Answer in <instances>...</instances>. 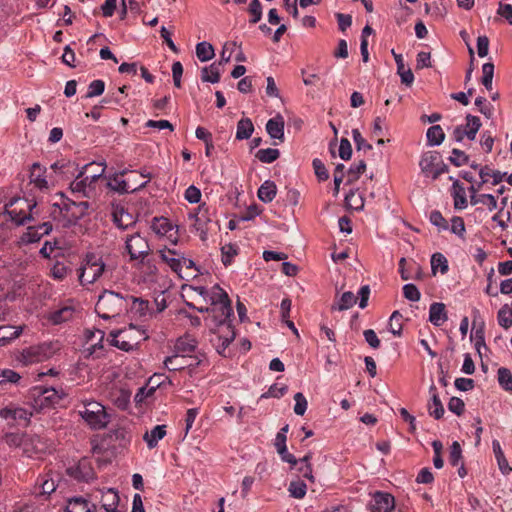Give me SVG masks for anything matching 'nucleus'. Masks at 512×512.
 <instances>
[{
  "mask_svg": "<svg viewBox=\"0 0 512 512\" xmlns=\"http://www.w3.org/2000/svg\"><path fill=\"white\" fill-rule=\"evenodd\" d=\"M127 310L124 297L113 291H104L98 298L95 306L97 315L105 320L119 316Z\"/></svg>",
  "mask_w": 512,
  "mask_h": 512,
  "instance_id": "obj_1",
  "label": "nucleus"
},
{
  "mask_svg": "<svg viewBox=\"0 0 512 512\" xmlns=\"http://www.w3.org/2000/svg\"><path fill=\"white\" fill-rule=\"evenodd\" d=\"M79 414L95 430L105 428L110 422V416L106 412L105 407L97 401L85 403L83 410H80Z\"/></svg>",
  "mask_w": 512,
  "mask_h": 512,
  "instance_id": "obj_2",
  "label": "nucleus"
},
{
  "mask_svg": "<svg viewBox=\"0 0 512 512\" xmlns=\"http://www.w3.org/2000/svg\"><path fill=\"white\" fill-rule=\"evenodd\" d=\"M35 207L36 202L31 203L24 198H13L5 205V213L10 216L12 222L20 226L34 219L32 210Z\"/></svg>",
  "mask_w": 512,
  "mask_h": 512,
  "instance_id": "obj_3",
  "label": "nucleus"
},
{
  "mask_svg": "<svg viewBox=\"0 0 512 512\" xmlns=\"http://www.w3.org/2000/svg\"><path fill=\"white\" fill-rule=\"evenodd\" d=\"M105 270V263L101 257L94 253H88L80 268L79 281L82 285L93 284Z\"/></svg>",
  "mask_w": 512,
  "mask_h": 512,
  "instance_id": "obj_4",
  "label": "nucleus"
},
{
  "mask_svg": "<svg viewBox=\"0 0 512 512\" xmlns=\"http://www.w3.org/2000/svg\"><path fill=\"white\" fill-rule=\"evenodd\" d=\"M60 211L64 213L66 218L65 227L76 225L77 222L88 214L90 203L87 201L75 202L70 199L63 201L62 205L59 206Z\"/></svg>",
  "mask_w": 512,
  "mask_h": 512,
  "instance_id": "obj_5",
  "label": "nucleus"
},
{
  "mask_svg": "<svg viewBox=\"0 0 512 512\" xmlns=\"http://www.w3.org/2000/svg\"><path fill=\"white\" fill-rule=\"evenodd\" d=\"M205 359L199 356H187L180 354H173L172 356L166 357L164 360V366L169 371H179L183 369H189L192 373L197 367L204 364Z\"/></svg>",
  "mask_w": 512,
  "mask_h": 512,
  "instance_id": "obj_6",
  "label": "nucleus"
},
{
  "mask_svg": "<svg viewBox=\"0 0 512 512\" xmlns=\"http://www.w3.org/2000/svg\"><path fill=\"white\" fill-rule=\"evenodd\" d=\"M66 473L78 482H89L96 479V473L88 458H82L77 464L68 467Z\"/></svg>",
  "mask_w": 512,
  "mask_h": 512,
  "instance_id": "obj_7",
  "label": "nucleus"
},
{
  "mask_svg": "<svg viewBox=\"0 0 512 512\" xmlns=\"http://www.w3.org/2000/svg\"><path fill=\"white\" fill-rule=\"evenodd\" d=\"M126 249L131 260H141V262L150 252L148 241L138 233L126 240Z\"/></svg>",
  "mask_w": 512,
  "mask_h": 512,
  "instance_id": "obj_8",
  "label": "nucleus"
},
{
  "mask_svg": "<svg viewBox=\"0 0 512 512\" xmlns=\"http://www.w3.org/2000/svg\"><path fill=\"white\" fill-rule=\"evenodd\" d=\"M51 355V344L48 343L30 346L21 352V357L25 364L41 362Z\"/></svg>",
  "mask_w": 512,
  "mask_h": 512,
  "instance_id": "obj_9",
  "label": "nucleus"
},
{
  "mask_svg": "<svg viewBox=\"0 0 512 512\" xmlns=\"http://www.w3.org/2000/svg\"><path fill=\"white\" fill-rule=\"evenodd\" d=\"M217 326L216 333L218 335L219 344L217 345V352L221 355L224 354L226 348L235 339L236 333L232 323H221Z\"/></svg>",
  "mask_w": 512,
  "mask_h": 512,
  "instance_id": "obj_10",
  "label": "nucleus"
},
{
  "mask_svg": "<svg viewBox=\"0 0 512 512\" xmlns=\"http://www.w3.org/2000/svg\"><path fill=\"white\" fill-rule=\"evenodd\" d=\"M160 259L169 266L180 278H184L181 273L182 253L176 249L163 248L158 251Z\"/></svg>",
  "mask_w": 512,
  "mask_h": 512,
  "instance_id": "obj_11",
  "label": "nucleus"
},
{
  "mask_svg": "<svg viewBox=\"0 0 512 512\" xmlns=\"http://www.w3.org/2000/svg\"><path fill=\"white\" fill-rule=\"evenodd\" d=\"M52 224L44 222L37 226H29L26 232L21 236V242L31 244L38 242L44 235H48L52 231Z\"/></svg>",
  "mask_w": 512,
  "mask_h": 512,
  "instance_id": "obj_12",
  "label": "nucleus"
},
{
  "mask_svg": "<svg viewBox=\"0 0 512 512\" xmlns=\"http://www.w3.org/2000/svg\"><path fill=\"white\" fill-rule=\"evenodd\" d=\"M134 329V326L130 325L128 330H113L110 332L109 336L111 337L110 344L115 346L123 351H130L134 348L138 342L131 341L128 339V333Z\"/></svg>",
  "mask_w": 512,
  "mask_h": 512,
  "instance_id": "obj_13",
  "label": "nucleus"
},
{
  "mask_svg": "<svg viewBox=\"0 0 512 512\" xmlns=\"http://www.w3.org/2000/svg\"><path fill=\"white\" fill-rule=\"evenodd\" d=\"M372 512H392L395 508V498L390 493L376 492L373 496Z\"/></svg>",
  "mask_w": 512,
  "mask_h": 512,
  "instance_id": "obj_14",
  "label": "nucleus"
},
{
  "mask_svg": "<svg viewBox=\"0 0 512 512\" xmlns=\"http://www.w3.org/2000/svg\"><path fill=\"white\" fill-rule=\"evenodd\" d=\"M105 169L106 165L104 163L91 162L82 167L77 174V178L85 176L89 180V185H92L104 174Z\"/></svg>",
  "mask_w": 512,
  "mask_h": 512,
  "instance_id": "obj_15",
  "label": "nucleus"
},
{
  "mask_svg": "<svg viewBox=\"0 0 512 512\" xmlns=\"http://www.w3.org/2000/svg\"><path fill=\"white\" fill-rule=\"evenodd\" d=\"M287 436L282 433H277L275 437L274 446L283 462L289 463L291 468L298 464L297 458L288 452L286 446Z\"/></svg>",
  "mask_w": 512,
  "mask_h": 512,
  "instance_id": "obj_16",
  "label": "nucleus"
},
{
  "mask_svg": "<svg viewBox=\"0 0 512 512\" xmlns=\"http://www.w3.org/2000/svg\"><path fill=\"white\" fill-rule=\"evenodd\" d=\"M284 119L281 115H277L274 118L268 120L266 124V131L269 136L273 139L284 141Z\"/></svg>",
  "mask_w": 512,
  "mask_h": 512,
  "instance_id": "obj_17",
  "label": "nucleus"
},
{
  "mask_svg": "<svg viewBox=\"0 0 512 512\" xmlns=\"http://www.w3.org/2000/svg\"><path fill=\"white\" fill-rule=\"evenodd\" d=\"M440 158L441 156L439 152L436 151H429L424 153L419 162L422 173H424L426 176H432Z\"/></svg>",
  "mask_w": 512,
  "mask_h": 512,
  "instance_id": "obj_18",
  "label": "nucleus"
},
{
  "mask_svg": "<svg viewBox=\"0 0 512 512\" xmlns=\"http://www.w3.org/2000/svg\"><path fill=\"white\" fill-rule=\"evenodd\" d=\"M101 502L102 508L106 512H118V505L120 502L118 491L114 488H108L102 493Z\"/></svg>",
  "mask_w": 512,
  "mask_h": 512,
  "instance_id": "obj_19",
  "label": "nucleus"
},
{
  "mask_svg": "<svg viewBox=\"0 0 512 512\" xmlns=\"http://www.w3.org/2000/svg\"><path fill=\"white\" fill-rule=\"evenodd\" d=\"M197 347V341L190 336L179 337L174 345V354L192 356Z\"/></svg>",
  "mask_w": 512,
  "mask_h": 512,
  "instance_id": "obj_20",
  "label": "nucleus"
},
{
  "mask_svg": "<svg viewBox=\"0 0 512 512\" xmlns=\"http://www.w3.org/2000/svg\"><path fill=\"white\" fill-rule=\"evenodd\" d=\"M208 296L213 307H216L226 302V305L224 306V309H226V313H229V311H231V301L229 299V296L218 284L213 286L212 291Z\"/></svg>",
  "mask_w": 512,
  "mask_h": 512,
  "instance_id": "obj_21",
  "label": "nucleus"
},
{
  "mask_svg": "<svg viewBox=\"0 0 512 512\" xmlns=\"http://www.w3.org/2000/svg\"><path fill=\"white\" fill-rule=\"evenodd\" d=\"M448 319L445 305L440 302H434L430 305L429 321L435 326H441Z\"/></svg>",
  "mask_w": 512,
  "mask_h": 512,
  "instance_id": "obj_22",
  "label": "nucleus"
},
{
  "mask_svg": "<svg viewBox=\"0 0 512 512\" xmlns=\"http://www.w3.org/2000/svg\"><path fill=\"white\" fill-rule=\"evenodd\" d=\"M429 392L431 394V403L428 405V411L431 416L438 420L444 415V407L435 385L430 386Z\"/></svg>",
  "mask_w": 512,
  "mask_h": 512,
  "instance_id": "obj_23",
  "label": "nucleus"
},
{
  "mask_svg": "<svg viewBox=\"0 0 512 512\" xmlns=\"http://www.w3.org/2000/svg\"><path fill=\"white\" fill-rule=\"evenodd\" d=\"M96 510V505H89V502L82 497H74L68 500L66 512H93Z\"/></svg>",
  "mask_w": 512,
  "mask_h": 512,
  "instance_id": "obj_24",
  "label": "nucleus"
},
{
  "mask_svg": "<svg viewBox=\"0 0 512 512\" xmlns=\"http://www.w3.org/2000/svg\"><path fill=\"white\" fill-rule=\"evenodd\" d=\"M110 395L112 402L117 408L121 410H126L128 408L131 398V392L128 389H115L110 393Z\"/></svg>",
  "mask_w": 512,
  "mask_h": 512,
  "instance_id": "obj_25",
  "label": "nucleus"
},
{
  "mask_svg": "<svg viewBox=\"0 0 512 512\" xmlns=\"http://www.w3.org/2000/svg\"><path fill=\"white\" fill-rule=\"evenodd\" d=\"M166 425H157L150 432H146L143 436L147 446L152 449L155 448L159 440L166 436Z\"/></svg>",
  "mask_w": 512,
  "mask_h": 512,
  "instance_id": "obj_26",
  "label": "nucleus"
},
{
  "mask_svg": "<svg viewBox=\"0 0 512 512\" xmlns=\"http://www.w3.org/2000/svg\"><path fill=\"white\" fill-rule=\"evenodd\" d=\"M112 216L113 222L120 229H127L134 223L133 216L125 211L123 207H116Z\"/></svg>",
  "mask_w": 512,
  "mask_h": 512,
  "instance_id": "obj_27",
  "label": "nucleus"
},
{
  "mask_svg": "<svg viewBox=\"0 0 512 512\" xmlns=\"http://www.w3.org/2000/svg\"><path fill=\"white\" fill-rule=\"evenodd\" d=\"M357 302V297L350 291L344 292L339 299H337L332 305V311H344L353 307Z\"/></svg>",
  "mask_w": 512,
  "mask_h": 512,
  "instance_id": "obj_28",
  "label": "nucleus"
},
{
  "mask_svg": "<svg viewBox=\"0 0 512 512\" xmlns=\"http://www.w3.org/2000/svg\"><path fill=\"white\" fill-rule=\"evenodd\" d=\"M258 198L264 203L273 201L277 194L276 184L271 180H266L258 189Z\"/></svg>",
  "mask_w": 512,
  "mask_h": 512,
  "instance_id": "obj_29",
  "label": "nucleus"
},
{
  "mask_svg": "<svg viewBox=\"0 0 512 512\" xmlns=\"http://www.w3.org/2000/svg\"><path fill=\"white\" fill-rule=\"evenodd\" d=\"M22 331V326H0V346H5L8 343H10V341L18 338L21 335Z\"/></svg>",
  "mask_w": 512,
  "mask_h": 512,
  "instance_id": "obj_30",
  "label": "nucleus"
},
{
  "mask_svg": "<svg viewBox=\"0 0 512 512\" xmlns=\"http://www.w3.org/2000/svg\"><path fill=\"white\" fill-rule=\"evenodd\" d=\"M147 182H143L138 186H130L129 183L123 179H120L118 176H115L111 182H109V186L120 193H129L138 191L144 187H146Z\"/></svg>",
  "mask_w": 512,
  "mask_h": 512,
  "instance_id": "obj_31",
  "label": "nucleus"
},
{
  "mask_svg": "<svg viewBox=\"0 0 512 512\" xmlns=\"http://www.w3.org/2000/svg\"><path fill=\"white\" fill-rule=\"evenodd\" d=\"M131 299H132L131 310L135 314L139 315L140 317H145L148 315H152L154 313V309H153L152 305L149 303V301L141 299V298H136L133 296H131Z\"/></svg>",
  "mask_w": 512,
  "mask_h": 512,
  "instance_id": "obj_32",
  "label": "nucleus"
},
{
  "mask_svg": "<svg viewBox=\"0 0 512 512\" xmlns=\"http://www.w3.org/2000/svg\"><path fill=\"white\" fill-rule=\"evenodd\" d=\"M222 63H213L201 70V80L203 82L216 83L220 79Z\"/></svg>",
  "mask_w": 512,
  "mask_h": 512,
  "instance_id": "obj_33",
  "label": "nucleus"
},
{
  "mask_svg": "<svg viewBox=\"0 0 512 512\" xmlns=\"http://www.w3.org/2000/svg\"><path fill=\"white\" fill-rule=\"evenodd\" d=\"M46 169L39 163H34L30 170V182L34 183L38 188H47V181L45 178Z\"/></svg>",
  "mask_w": 512,
  "mask_h": 512,
  "instance_id": "obj_34",
  "label": "nucleus"
},
{
  "mask_svg": "<svg viewBox=\"0 0 512 512\" xmlns=\"http://www.w3.org/2000/svg\"><path fill=\"white\" fill-rule=\"evenodd\" d=\"M393 55H394V59L396 61V64H397V71L401 77V81L402 83L406 84V85H410L412 84V82L414 81V75L411 71V69H406L405 68V65H404V61H403V57L401 54H396L394 51H392Z\"/></svg>",
  "mask_w": 512,
  "mask_h": 512,
  "instance_id": "obj_35",
  "label": "nucleus"
},
{
  "mask_svg": "<svg viewBox=\"0 0 512 512\" xmlns=\"http://www.w3.org/2000/svg\"><path fill=\"white\" fill-rule=\"evenodd\" d=\"M466 121V125L463 126L464 134L469 140H474L481 127V121L477 116H473L471 114L466 116Z\"/></svg>",
  "mask_w": 512,
  "mask_h": 512,
  "instance_id": "obj_36",
  "label": "nucleus"
},
{
  "mask_svg": "<svg viewBox=\"0 0 512 512\" xmlns=\"http://www.w3.org/2000/svg\"><path fill=\"white\" fill-rule=\"evenodd\" d=\"M453 198L455 209H464L467 206L465 189L457 179L453 182Z\"/></svg>",
  "mask_w": 512,
  "mask_h": 512,
  "instance_id": "obj_37",
  "label": "nucleus"
},
{
  "mask_svg": "<svg viewBox=\"0 0 512 512\" xmlns=\"http://www.w3.org/2000/svg\"><path fill=\"white\" fill-rule=\"evenodd\" d=\"M254 131V125L249 118H242L237 123L236 139H249Z\"/></svg>",
  "mask_w": 512,
  "mask_h": 512,
  "instance_id": "obj_38",
  "label": "nucleus"
},
{
  "mask_svg": "<svg viewBox=\"0 0 512 512\" xmlns=\"http://www.w3.org/2000/svg\"><path fill=\"white\" fill-rule=\"evenodd\" d=\"M34 392L37 393L38 395H42L44 397V400L51 405L57 404L63 397L61 394H59L57 390H55L52 387H35Z\"/></svg>",
  "mask_w": 512,
  "mask_h": 512,
  "instance_id": "obj_39",
  "label": "nucleus"
},
{
  "mask_svg": "<svg viewBox=\"0 0 512 512\" xmlns=\"http://www.w3.org/2000/svg\"><path fill=\"white\" fill-rule=\"evenodd\" d=\"M226 305V302L223 304H220L216 307L211 308V312L213 313V322L215 325H219L222 322L223 323H230V317L233 315V309L231 308V311L229 313H226V309H224V306Z\"/></svg>",
  "mask_w": 512,
  "mask_h": 512,
  "instance_id": "obj_40",
  "label": "nucleus"
},
{
  "mask_svg": "<svg viewBox=\"0 0 512 512\" xmlns=\"http://www.w3.org/2000/svg\"><path fill=\"white\" fill-rule=\"evenodd\" d=\"M151 229L157 235L164 236L173 229V226L165 217H154L152 220Z\"/></svg>",
  "mask_w": 512,
  "mask_h": 512,
  "instance_id": "obj_41",
  "label": "nucleus"
},
{
  "mask_svg": "<svg viewBox=\"0 0 512 512\" xmlns=\"http://www.w3.org/2000/svg\"><path fill=\"white\" fill-rule=\"evenodd\" d=\"M426 137L429 145L438 146L443 142L445 134L440 125H434L428 128Z\"/></svg>",
  "mask_w": 512,
  "mask_h": 512,
  "instance_id": "obj_42",
  "label": "nucleus"
},
{
  "mask_svg": "<svg viewBox=\"0 0 512 512\" xmlns=\"http://www.w3.org/2000/svg\"><path fill=\"white\" fill-rule=\"evenodd\" d=\"M196 55L200 61H208L215 55L214 48L210 43L200 42L196 45Z\"/></svg>",
  "mask_w": 512,
  "mask_h": 512,
  "instance_id": "obj_43",
  "label": "nucleus"
},
{
  "mask_svg": "<svg viewBox=\"0 0 512 512\" xmlns=\"http://www.w3.org/2000/svg\"><path fill=\"white\" fill-rule=\"evenodd\" d=\"M438 268H440V272L442 274L447 273L448 261L443 254L434 253L431 257V270L434 275L436 274Z\"/></svg>",
  "mask_w": 512,
  "mask_h": 512,
  "instance_id": "obj_44",
  "label": "nucleus"
},
{
  "mask_svg": "<svg viewBox=\"0 0 512 512\" xmlns=\"http://www.w3.org/2000/svg\"><path fill=\"white\" fill-rule=\"evenodd\" d=\"M73 315V309L71 307H63L51 313L49 320L53 324H61L68 321Z\"/></svg>",
  "mask_w": 512,
  "mask_h": 512,
  "instance_id": "obj_45",
  "label": "nucleus"
},
{
  "mask_svg": "<svg viewBox=\"0 0 512 512\" xmlns=\"http://www.w3.org/2000/svg\"><path fill=\"white\" fill-rule=\"evenodd\" d=\"M280 156V151L275 148L260 149L256 153V157L262 163H272Z\"/></svg>",
  "mask_w": 512,
  "mask_h": 512,
  "instance_id": "obj_46",
  "label": "nucleus"
},
{
  "mask_svg": "<svg viewBox=\"0 0 512 512\" xmlns=\"http://www.w3.org/2000/svg\"><path fill=\"white\" fill-rule=\"evenodd\" d=\"M499 385L508 392H512V373L509 369L501 367L498 369Z\"/></svg>",
  "mask_w": 512,
  "mask_h": 512,
  "instance_id": "obj_47",
  "label": "nucleus"
},
{
  "mask_svg": "<svg viewBox=\"0 0 512 512\" xmlns=\"http://www.w3.org/2000/svg\"><path fill=\"white\" fill-rule=\"evenodd\" d=\"M498 323L504 329L512 327V310H509L508 305L502 306L497 313Z\"/></svg>",
  "mask_w": 512,
  "mask_h": 512,
  "instance_id": "obj_48",
  "label": "nucleus"
},
{
  "mask_svg": "<svg viewBox=\"0 0 512 512\" xmlns=\"http://www.w3.org/2000/svg\"><path fill=\"white\" fill-rule=\"evenodd\" d=\"M401 319H402V314L399 311H394L392 313V315L390 316L389 331L394 336H401V334H402L403 326L401 323Z\"/></svg>",
  "mask_w": 512,
  "mask_h": 512,
  "instance_id": "obj_49",
  "label": "nucleus"
},
{
  "mask_svg": "<svg viewBox=\"0 0 512 512\" xmlns=\"http://www.w3.org/2000/svg\"><path fill=\"white\" fill-rule=\"evenodd\" d=\"M366 170V162L364 160H360L358 164L352 165L348 169V179L347 184H352L356 180L359 179L360 175L363 174Z\"/></svg>",
  "mask_w": 512,
  "mask_h": 512,
  "instance_id": "obj_50",
  "label": "nucleus"
},
{
  "mask_svg": "<svg viewBox=\"0 0 512 512\" xmlns=\"http://www.w3.org/2000/svg\"><path fill=\"white\" fill-rule=\"evenodd\" d=\"M482 84L488 92L492 91V80L494 74V65L492 63H485L482 66Z\"/></svg>",
  "mask_w": 512,
  "mask_h": 512,
  "instance_id": "obj_51",
  "label": "nucleus"
},
{
  "mask_svg": "<svg viewBox=\"0 0 512 512\" xmlns=\"http://www.w3.org/2000/svg\"><path fill=\"white\" fill-rule=\"evenodd\" d=\"M485 324L483 321H481L478 325V327L475 329L474 334L471 335V338H474L475 341V348L479 355H481L480 348L486 347L485 345Z\"/></svg>",
  "mask_w": 512,
  "mask_h": 512,
  "instance_id": "obj_52",
  "label": "nucleus"
},
{
  "mask_svg": "<svg viewBox=\"0 0 512 512\" xmlns=\"http://www.w3.org/2000/svg\"><path fill=\"white\" fill-rule=\"evenodd\" d=\"M248 12L251 15L249 22L251 24L258 23L262 18V4L259 0H251L248 8Z\"/></svg>",
  "mask_w": 512,
  "mask_h": 512,
  "instance_id": "obj_53",
  "label": "nucleus"
},
{
  "mask_svg": "<svg viewBox=\"0 0 512 512\" xmlns=\"http://www.w3.org/2000/svg\"><path fill=\"white\" fill-rule=\"evenodd\" d=\"M20 379V374L12 369L0 370V386H4L7 383L16 384L19 382Z\"/></svg>",
  "mask_w": 512,
  "mask_h": 512,
  "instance_id": "obj_54",
  "label": "nucleus"
},
{
  "mask_svg": "<svg viewBox=\"0 0 512 512\" xmlns=\"http://www.w3.org/2000/svg\"><path fill=\"white\" fill-rule=\"evenodd\" d=\"M288 490L292 497L301 499L306 494L307 486L301 480L291 481Z\"/></svg>",
  "mask_w": 512,
  "mask_h": 512,
  "instance_id": "obj_55",
  "label": "nucleus"
},
{
  "mask_svg": "<svg viewBox=\"0 0 512 512\" xmlns=\"http://www.w3.org/2000/svg\"><path fill=\"white\" fill-rule=\"evenodd\" d=\"M449 161L456 167L463 166L468 164L469 156L462 150L454 148L451 151V156L449 157Z\"/></svg>",
  "mask_w": 512,
  "mask_h": 512,
  "instance_id": "obj_56",
  "label": "nucleus"
},
{
  "mask_svg": "<svg viewBox=\"0 0 512 512\" xmlns=\"http://www.w3.org/2000/svg\"><path fill=\"white\" fill-rule=\"evenodd\" d=\"M345 203L348 207L355 210H361L364 207V200L361 195L354 191H350L345 197Z\"/></svg>",
  "mask_w": 512,
  "mask_h": 512,
  "instance_id": "obj_57",
  "label": "nucleus"
},
{
  "mask_svg": "<svg viewBox=\"0 0 512 512\" xmlns=\"http://www.w3.org/2000/svg\"><path fill=\"white\" fill-rule=\"evenodd\" d=\"M89 180L86 179L85 176L82 178H77L70 184V189L73 193L82 194L83 196H88L86 191L87 187H90Z\"/></svg>",
  "mask_w": 512,
  "mask_h": 512,
  "instance_id": "obj_58",
  "label": "nucleus"
},
{
  "mask_svg": "<svg viewBox=\"0 0 512 512\" xmlns=\"http://www.w3.org/2000/svg\"><path fill=\"white\" fill-rule=\"evenodd\" d=\"M403 295L404 297L412 302H417L421 298V293L419 289L414 284H405L403 286Z\"/></svg>",
  "mask_w": 512,
  "mask_h": 512,
  "instance_id": "obj_59",
  "label": "nucleus"
},
{
  "mask_svg": "<svg viewBox=\"0 0 512 512\" xmlns=\"http://www.w3.org/2000/svg\"><path fill=\"white\" fill-rule=\"evenodd\" d=\"M462 459V449L457 441H454L450 446L449 463L452 466H457Z\"/></svg>",
  "mask_w": 512,
  "mask_h": 512,
  "instance_id": "obj_60",
  "label": "nucleus"
},
{
  "mask_svg": "<svg viewBox=\"0 0 512 512\" xmlns=\"http://www.w3.org/2000/svg\"><path fill=\"white\" fill-rule=\"evenodd\" d=\"M24 437H25V434H23V433L10 432V433H6L3 436V440L10 447H19L22 445Z\"/></svg>",
  "mask_w": 512,
  "mask_h": 512,
  "instance_id": "obj_61",
  "label": "nucleus"
},
{
  "mask_svg": "<svg viewBox=\"0 0 512 512\" xmlns=\"http://www.w3.org/2000/svg\"><path fill=\"white\" fill-rule=\"evenodd\" d=\"M314 172L319 181H326L329 178V173L320 159H314L312 162Z\"/></svg>",
  "mask_w": 512,
  "mask_h": 512,
  "instance_id": "obj_62",
  "label": "nucleus"
},
{
  "mask_svg": "<svg viewBox=\"0 0 512 512\" xmlns=\"http://www.w3.org/2000/svg\"><path fill=\"white\" fill-rule=\"evenodd\" d=\"M222 252V263L224 266H228L232 263V259L235 255H237V249L232 244L224 245L221 248Z\"/></svg>",
  "mask_w": 512,
  "mask_h": 512,
  "instance_id": "obj_63",
  "label": "nucleus"
},
{
  "mask_svg": "<svg viewBox=\"0 0 512 512\" xmlns=\"http://www.w3.org/2000/svg\"><path fill=\"white\" fill-rule=\"evenodd\" d=\"M294 400H295V405H294L295 414L300 415V416L304 415V413L307 410V405H308L305 396L301 392H298L294 395Z\"/></svg>",
  "mask_w": 512,
  "mask_h": 512,
  "instance_id": "obj_64",
  "label": "nucleus"
}]
</instances>
